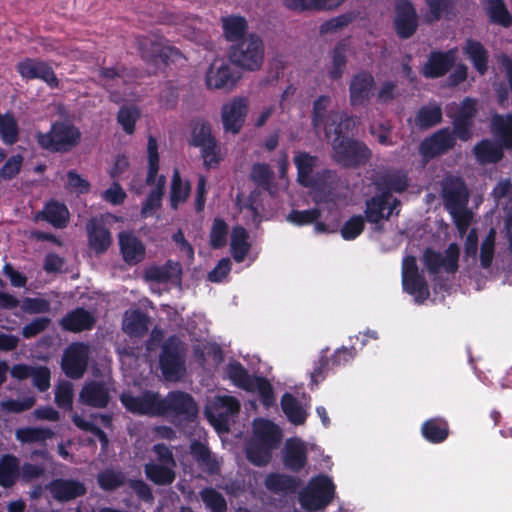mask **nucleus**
Returning a JSON list of instances; mask_svg holds the SVG:
<instances>
[{
    "label": "nucleus",
    "instance_id": "obj_1",
    "mask_svg": "<svg viewBox=\"0 0 512 512\" xmlns=\"http://www.w3.org/2000/svg\"><path fill=\"white\" fill-rule=\"evenodd\" d=\"M121 402L132 413L168 416L176 425L182 420H192L198 411L193 398L179 391L170 392L164 399L154 392H145L137 397L124 393Z\"/></svg>",
    "mask_w": 512,
    "mask_h": 512
},
{
    "label": "nucleus",
    "instance_id": "obj_2",
    "mask_svg": "<svg viewBox=\"0 0 512 512\" xmlns=\"http://www.w3.org/2000/svg\"><path fill=\"white\" fill-rule=\"evenodd\" d=\"M294 163L298 171V181L310 188V194L316 205L334 203L336 174L330 170L315 171L318 167V158L306 152L296 153Z\"/></svg>",
    "mask_w": 512,
    "mask_h": 512
},
{
    "label": "nucleus",
    "instance_id": "obj_3",
    "mask_svg": "<svg viewBox=\"0 0 512 512\" xmlns=\"http://www.w3.org/2000/svg\"><path fill=\"white\" fill-rule=\"evenodd\" d=\"M280 440L281 430L277 425L266 419H256L253 423V436L246 450L247 458L257 466L266 465Z\"/></svg>",
    "mask_w": 512,
    "mask_h": 512
},
{
    "label": "nucleus",
    "instance_id": "obj_4",
    "mask_svg": "<svg viewBox=\"0 0 512 512\" xmlns=\"http://www.w3.org/2000/svg\"><path fill=\"white\" fill-rule=\"evenodd\" d=\"M333 150V158L339 164L351 167L364 164L371 156L368 147L358 141L350 140L343 135V129H335L331 139H327Z\"/></svg>",
    "mask_w": 512,
    "mask_h": 512
},
{
    "label": "nucleus",
    "instance_id": "obj_5",
    "mask_svg": "<svg viewBox=\"0 0 512 512\" xmlns=\"http://www.w3.org/2000/svg\"><path fill=\"white\" fill-rule=\"evenodd\" d=\"M331 100L327 96H320L313 106V125L317 133L324 131L326 139H331V134L335 129L349 130L357 124V119L345 117L343 114L335 111H329Z\"/></svg>",
    "mask_w": 512,
    "mask_h": 512
},
{
    "label": "nucleus",
    "instance_id": "obj_6",
    "mask_svg": "<svg viewBox=\"0 0 512 512\" xmlns=\"http://www.w3.org/2000/svg\"><path fill=\"white\" fill-rule=\"evenodd\" d=\"M335 496V485L326 475L313 477L299 494L301 506L308 511L326 507Z\"/></svg>",
    "mask_w": 512,
    "mask_h": 512
},
{
    "label": "nucleus",
    "instance_id": "obj_7",
    "mask_svg": "<svg viewBox=\"0 0 512 512\" xmlns=\"http://www.w3.org/2000/svg\"><path fill=\"white\" fill-rule=\"evenodd\" d=\"M147 153H148V175H147V183L150 185H155V188L150 193L147 198L145 204L142 207V215L147 217L153 213V211L160 205V200L162 196V190L165 185V178L163 176H158L159 169V155H158V147L157 141L152 136L148 138L147 144Z\"/></svg>",
    "mask_w": 512,
    "mask_h": 512
},
{
    "label": "nucleus",
    "instance_id": "obj_8",
    "mask_svg": "<svg viewBox=\"0 0 512 512\" xmlns=\"http://www.w3.org/2000/svg\"><path fill=\"white\" fill-rule=\"evenodd\" d=\"M264 57L262 40L253 34L243 38L232 46L230 52L231 61L237 66L254 71L260 68Z\"/></svg>",
    "mask_w": 512,
    "mask_h": 512
},
{
    "label": "nucleus",
    "instance_id": "obj_9",
    "mask_svg": "<svg viewBox=\"0 0 512 512\" xmlns=\"http://www.w3.org/2000/svg\"><path fill=\"white\" fill-rule=\"evenodd\" d=\"M153 451L157 455V462L152 461L145 465L146 477L157 485L171 484L175 479L176 466L171 450L163 444H157Z\"/></svg>",
    "mask_w": 512,
    "mask_h": 512
},
{
    "label": "nucleus",
    "instance_id": "obj_10",
    "mask_svg": "<svg viewBox=\"0 0 512 512\" xmlns=\"http://www.w3.org/2000/svg\"><path fill=\"white\" fill-rule=\"evenodd\" d=\"M80 139L79 131L68 124L56 123L47 133H39V145L47 150L65 152L74 147Z\"/></svg>",
    "mask_w": 512,
    "mask_h": 512
},
{
    "label": "nucleus",
    "instance_id": "obj_11",
    "mask_svg": "<svg viewBox=\"0 0 512 512\" xmlns=\"http://www.w3.org/2000/svg\"><path fill=\"white\" fill-rule=\"evenodd\" d=\"M240 403L232 396H216L205 408L210 423L219 432L228 431L229 423L237 415Z\"/></svg>",
    "mask_w": 512,
    "mask_h": 512
},
{
    "label": "nucleus",
    "instance_id": "obj_12",
    "mask_svg": "<svg viewBox=\"0 0 512 512\" xmlns=\"http://www.w3.org/2000/svg\"><path fill=\"white\" fill-rule=\"evenodd\" d=\"M191 145L199 147L207 168L215 167L222 160V153L212 136L210 126L205 122H197L192 130Z\"/></svg>",
    "mask_w": 512,
    "mask_h": 512
},
{
    "label": "nucleus",
    "instance_id": "obj_13",
    "mask_svg": "<svg viewBox=\"0 0 512 512\" xmlns=\"http://www.w3.org/2000/svg\"><path fill=\"white\" fill-rule=\"evenodd\" d=\"M459 247L457 244H450L443 252H436L427 249L423 255V263L431 275H438L442 272L454 274L458 269Z\"/></svg>",
    "mask_w": 512,
    "mask_h": 512
},
{
    "label": "nucleus",
    "instance_id": "obj_14",
    "mask_svg": "<svg viewBox=\"0 0 512 512\" xmlns=\"http://www.w3.org/2000/svg\"><path fill=\"white\" fill-rule=\"evenodd\" d=\"M477 101L466 98L459 106L456 103L447 106V115L453 118L454 134L461 140L471 138L472 119L477 112Z\"/></svg>",
    "mask_w": 512,
    "mask_h": 512
},
{
    "label": "nucleus",
    "instance_id": "obj_15",
    "mask_svg": "<svg viewBox=\"0 0 512 512\" xmlns=\"http://www.w3.org/2000/svg\"><path fill=\"white\" fill-rule=\"evenodd\" d=\"M160 366L165 379L168 381H176L183 376L185 367L181 342L178 338L172 337L163 345Z\"/></svg>",
    "mask_w": 512,
    "mask_h": 512
},
{
    "label": "nucleus",
    "instance_id": "obj_16",
    "mask_svg": "<svg viewBox=\"0 0 512 512\" xmlns=\"http://www.w3.org/2000/svg\"><path fill=\"white\" fill-rule=\"evenodd\" d=\"M441 187L443 204L449 214L468 209L469 192L460 178L448 176L442 181Z\"/></svg>",
    "mask_w": 512,
    "mask_h": 512
},
{
    "label": "nucleus",
    "instance_id": "obj_17",
    "mask_svg": "<svg viewBox=\"0 0 512 512\" xmlns=\"http://www.w3.org/2000/svg\"><path fill=\"white\" fill-rule=\"evenodd\" d=\"M138 50L143 60L151 66L150 73H155L159 65L176 51L157 36H147L137 39Z\"/></svg>",
    "mask_w": 512,
    "mask_h": 512
},
{
    "label": "nucleus",
    "instance_id": "obj_18",
    "mask_svg": "<svg viewBox=\"0 0 512 512\" xmlns=\"http://www.w3.org/2000/svg\"><path fill=\"white\" fill-rule=\"evenodd\" d=\"M402 283L404 290L413 295L417 303L429 297V290L424 277L419 273L416 259L406 256L402 263Z\"/></svg>",
    "mask_w": 512,
    "mask_h": 512
},
{
    "label": "nucleus",
    "instance_id": "obj_19",
    "mask_svg": "<svg viewBox=\"0 0 512 512\" xmlns=\"http://www.w3.org/2000/svg\"><path fill=\"white\" fill-rule=\"evenodd\" d=\"M89 347L83 343H73L64 352L62 357V369L64 373L73 379L83 376L88 365Z\"/></svg>",
    "mask_w": 512,
    "mask_h": 512
},
{
    "label": "nucleus",
    "instance_id": "obj_20",
    "mask_svg": "<svg viewBox=\"0 0 512 512\" xmlns=\"http://www.w3.org/2000/svg\"><path fill=\"white\" fill-rule=\"evenodd\" d=\"M17 71L23 79H40L51 88L58 87V79L52 67L45 61L26 58L17 64Z\"/></svg>",
    "mask_w": 512,
    "mask_h": 512
},
{
    "label": "nucleus",
    "instance_id": "obj_21",
    "mask_svg": "<svg viewBox=\"0 0 512 512\" xmlns=\"http://www.w3.org/2000/svg\"><path fill=\"white\" fill-rule=\"evenodd\" d=\"M400 205V202L387 195H377L366 203L365 215L370 223L378 224L384 219H388L394 210Z\"/></svg>",
    "mask_w": 512,
    "mask_h": 512
},
{
    "label": "nucleus",
    "instance_id": "obj_22",
    "mask_svg": "<svg viewBox=\"0 0 512 512\" xmlns=\"http://www.w3.org/2000/svg\"><path fill=\"white\" fill-rule=\"evenodd\" d=\"M239 76L229 64L215 61L206 74V84L209 88L231 90Z\"/></svg>",
    "mask_w": 512,
    "mask_h": 512
},
{
    "label": "nucleus",
    "instance_id": "obj_23",
    "mask_svg": "<svg viewBox=\"0 0 512 512\" xmlns=\"http://www.w3.org/2000/svg\"><path fill=\"white\" fill-rule=\"evenodd\" d=\"M410 180L403 170L391 169L379 174L375 185L382 195L391 196V193H402L409 186Z\"/></svg>",
    "mask_w": 512,
    "mask_h": 512
},
{
    "label": "nucleus",
    "instance_id": "obj_24",
    "mask_svg": "<svg viewBox=\"0 0 512 512\" xmlns=\"http://www.w3.org/2000/svg\"><path fill=\"white\" fill-rule=\"evenodd\" d=\"M247 113V102L244 98H234L222 108V122L226 131L236 134L240 131Z\"/></svg>",
    "mask_w": 512,
    "mask_h": 512
},
{
    "label": "nucleus",
    "instance_id": "obj_25",
    "mask_svg": "<svg viewBox=\"0 0 512 512\" xmlns=\"http://www.w3.org/2000/svg\"><path fill=\"white\" fill-rule=\"evenodd\" d=\"M395 27L402 38L410 37L416 30L417 14L408 0H398L396 3Z\"/></svg>",
    "mask_w": 512,
    "mask_h": 512
},
{
    "label": "nucleus",
    "instance_id": "obj_26",
    "mask_svg": "<svg viewBox=\"0 0 512 512\" xmlns=\"http://www.w3.org/2000/svg\"><path fill=\"white\" fill-rule=\"evenodd\" d=\"M48 490L60 502L73 500L86 493L84 483L71 479H55L48 485Z\"/></svg>",
    "mask_w": 512,
    "mask_h": 512
},
{
    "label": "nucleus",
    "instance_id": "obj_27",
    "mask_svg": "<svg viewBox=\"0 0 512 512\" xmlns=\"http://www.w3.org/2000/svg\"><path fill=\"white\" fill-rule=\"evenodd\" d=\"M182 268L178 262L167 261L164 265H152L145 269L144 279L147 282L179 283Z\"/></svg>",
    "mask_w": 512,
    "mask_h": 512
},
{
    "label": "nucleus",
    "instance_id": "obj_28",
    "mask_svg": "<svg viewBox=\"0 0 512 512\" xmlns=\"http://www.w3.org/2000/svg\"><path fill=\"white\" fill-rule=\"evenodd\" d=\"M308 445L299 438L286 441L283 461L284 465L295 472L300 471L307 461Z\"/></svg>",
    "mask_w": 512,
    "mask_h": 512
},
{
    "label": "nucleus",
    "instance_id": "obj_29",
    "mask_svg": "<svg viewBox=\"0 0 512 512\" xmlns=\"http://www.w3.org/2000/svg\"><path fill=\"white\" fill-rule=\"evenodd\" d=\"M454 145V136L448 129H442L425 139L420 145V153L425 158H432L446 152Z\"/></svg>",
    "mask_w": 512,
    "mask_h": 512
},
{
    "label": "nucleus",
    "instance_id": "obj_30",
    "mask_svg": "<svg viewBox=\"0 0 512 512\" xmlns=\"http://www.w3.org/2000/svg\"><path fill=\"white\" fill-rule=\"evenodd\" d=\"M457 58V49H450L447 52H434L423 67V74L426 77H440L444 75L454 64Z\"/></svg>",
    "mask_w": 512,
    "mask_h": 512
},
{
    "label": "nucleus",
    "instance_id": "obj_31",
    "mask_svg": "<svg viewBox=\"0 0 512 512\" xmlns=\"http://www.w3.org/2000/svg\"><path fill=\"white\" fill-rule=\"evenodd\" d=\"M79 399L92 407H105L109 401V388L103 382L91 381L82 388Z\"/></svg>",
    "mask_w": 512,
    "mask_h": 512
},
{
    "label": "nucleus",
    "instance_id": "obj_32",
    "mask_svg": "<svg viewBox=\"0 0 512 512\" xmlns=\"http://www.w3.org/2000/svg\"><path fill=\"white\" fill-rule=\"evenodd\" d=\"M119 244L125 262L137 264L145 257V246L131 233L119 234Z\"/></svg>",
    "mask_w": 512,
    "mask_h": 512
},
{
    "label": "nucleus",
    "instance_id": "obj_33",
    "mask_svg": "<svg viewBox=\"0 0 512 512\" xmlns=\"http://www.w3.org/2000/svg\"><path fill=\"white\" fill-rule=\"evenodd\" d=\"M373 85L374 80L370 74H357L350 83L351 104L353 106L364 105L371 95Z\"/></svg>",
    "mask_w": 512,
    "mask_h": 512
},
{
    "label": "nucleus",
    "instance_id": "obj_34",
    "mask_svg": "<svg viewBox=\"0 0 512 512\" xmlns=\"http://www.w3.org/2000/svg\"><path fill=\"white\" fill-rule=\"evenodd\" d=\"M94 324L95 317L93 313L82 308L71 311L61 320L62 328L71 332L90 330Z\"/></svg>",
    "mask_w": 512,
    "mask_h": 512
},
{
    "label": "nucleus",
    "instance_id": "obj_35",
    "mask_svg": "<svg viewBox=\"0 0 512 512\" xmlns=\"http://www.w3.org/2000/svg\"><path fill=\"white\" fill-rule=\"evenodd\" d=\"M90 247L97 253H103L111 244L109 231L97 219H91L87 224Z\"/></svg>",
    "mask_w": 512,
    "mask_h": 512
},
{
    "label": "nucleus",
    "instance_id": "obj_36",
    "mask_svg": "<svg viewBox=\"0 0 512 512\" xmlns=\"http://www.w3.org/2000/svg\"><path fill=\"white\" fill-rule=\"evenodd\" d=\"M463 51L477 72L481 75L485 74L488 69V52L484 46L476 40L469 39L466 41Z\"/></svg>",
    "mask_w": 512,
    "mask_h": 512
},
{
    "label": "nucleus",
    "instance_id": "obj_37",
    "mask_svg": "<svg viewBox=\"0 0 512 512\" xmlns=\"http://www.w3.org/2000/svg\"><path fill=\"white\" fill-rule=\"evenodd\" d=\"M102 84L111 93V99L115 102L125 100L126 90L118 89L121 85H126L123 75H120L113 68L103 69L100 72Z\"/></svg>",
    "mask_w": 512,
    "mask_h": 512
},
{
    "label": "nucleus",
    "instance_id": "obj_38",
    "mask_svg": "<svg viewBox=\"0 0 512 512\" xmlns=\"http://www.w3.org/2000/svg\"><path fill=\"white\" fill-rule=\"evenodd\" d=\"M123 330L130 336H141L148 330V318L139 310L127 311L123 318Z\"/></svg>",
    "mask_w": 512,
    "mask_h": 512
},
{
    "label": "nucleus",
    "instance_id": "obj_39",
    "mask_svg": "<svg viewBox=\"0 0 512 512\" xmlns=\"http://www.w3.org/2000/svg\"><path fill=\"white\" fill-rule=\"evenodd\" d=\"M491 130L504 147L512 148V116L496 115L492 119Z\"/></svg>",
    "mask_w": 512,
    "mask_h": 512
},
{
    "label": "nucleus",
    "instance_id": "obj_40",
    "mask_svg": "<svg viewBox=\"0 0 512 512\" xmlns=\"http://www.w3.org/2000/svg\"><path fill=\"white\" fill-rule=\"evenodd\" d=\"M249 234L241 226H235L231 233V252L236 262H242L246 257L250 244L248 242Z\"/></svg>",
    "mask_w": 512,
    "mask_h": 512
},
{
    "label": "nucleus",
    "instance_id": "obj_41",
    "mask_svg": "<svg viewBox=\"0 0 512 512\" xmlns=\"http://www.w3.org/2000/svg\"><path fill=\"white\" fill-rule=\"evenodd\" d=\"M73 422L80 429L91 432L94 435H96L98 437V439L100 440V442L102 443L103 447L107 446V444H108L107 435L101 429H99L96 424L98 422H100L104 426H109L110 418L108 416H105V415L94 416L93 421H89V420L83 419L79 415H74Z\"/></svg>",
    "mask_w": 512,
    "mask_h": 512
},
{
    "label": "nucleus",
    "instance_id": "obj_42",
    "mask_svg": "<svg viewBox=\"0 0 512 512\" xmlns=\"http://www.w3.org/2000/svg\"><path fill=\"white\" fill-rule=\"evenodd\" d=\"M474 154L481 164L496 163L503 157L502 148L490 140H483L474 147Z\"/></svg>",
    "mask_w": 512,
    "mask_h": 512
},
{
    "label": "nucleus",
    "instance_id": "obj_43",
    "mask_svg": "<svg viewBox=\"0 0 512 512\" xmlns=\"http://www.w3.org/2000/svg\"><path fill=\"white\" fill-rule=\"evenodd\" d=\"M282 410L288 420L295 425L303 424L307 417V409L291 394H284L281 400Z\"/></svg>",
    "mask_w": 512,
    "mask_h": 512
},
{
    "label": "nucleus",
    "instance_id": "obj_44",
    "mask_svg": "<svg viewBox=\"0 0 512 512\" xmlns=\"http://www.w3.org/2000/svg\"><path fill=\"white\" fill-rule=\"evenodd\" d=\"M41 214L46 221L56 228L65 227L69 219L67 207L54 201L48 203Z\"/></svg>",
    "mask_w": 512,
    "mask_h": 512
},
{
    "label": "nucleus",
    "instance_id": "obj_45",
    "mask_svg": "<svg viewBox=\"0 0 512 512\" xmlns=\"http://www.w3.org/2000/svg\"><path fill=\"white\" fill-rule=\"evenodd\" d=\"M19 475V461L13 455H4L0 459V485L12 486Z\"/></svg>",
    "mask_w": 512,
    "mask_h": 512
},
{
    "label": "nucleus",
    "instance_id": "obj_46",
    "mask_svg": "<svg viewBox=\"0 0 512 512\" xmlns=\"http://www.w3.org/2000/svg\"><path fill=\"white\" fill-rule=\"evenodd\" d=\"M422 435L430 442L439 443L448 436L447 422L441 418H434L426 421L422 425Z\"/></svg>",
    "mask_w": 512,
    "mask_h": 512
},
{
    "label": "nucleus",
    "instance_id": "obj_47",
    "mask_svg": "<svg viewBox=\"0 0 512 512\" xmlns=\"http://www.w3.org/2000/svg\"><path fill=\"white\" fill-rule=\"evenodd\" d=\"M317 206L318 208L310 210H294L287 216V220L297 225H305L314 222L321 216L322 206H325L329 211H332L336 207V194H334V203H323Z\"/></svg>",
    "mask_w": 512,
    "mask_h": 512
},
{
    "label": "nucleus",
    "instance_id": "obj_48",
    "mask_svg": "<svg viewBox=\"0 0 512 512\" xmlns=\"http://www.w3.org/2000/svg\"><path fill=\"white\" fill-rule=\"evenodd\" d=\"M191 454L198 464L207 472L215 473L219 469L218 461L211 455L210 451L204 444L200 442H193L191 444Z\"/></svg>",
    "mask_w": 512,
    "mask_h": 512
},
{
    "label": "nucleus",
    "instance_id": "obj_49",
    "mask_svg": "<svg viewBox=\"0 0 512 512\" xmlns=\"http://www.w3.org/2000/svg\"><path fill=\"white\" fill-rule=\"evenodd\" d=\"M52 436V430L43 427H24L15 432L16 439L21 443H42Z\"/></svg>",
    "mask_w": 512,
    "mask_h": 512
},
{
    "label": "nucleus",
    "instance_id": "obj_50",
    "mask_svg": "<svg viewBox=\"0 0 512 512\" xmlns=\"http://www.w3.org/2000/svg\"><path fill=\"white\" fill-rule=\"evenodd\" d=\"M224 35L229 41L239 40L247 29V22L241 16H227L222 18Z\"/></svg>",
    "mask_w": 512,
    "mask_h": 512
},
{
    "label": "nucleus",
    "instance_id": "obj_51",
    "mask_svg": "<svg viewBox=\"0 0 512 512\" xmlns=\"http://www.w3.org/2000/svg\"><path fill=\"white\" fill-rule=\"evenodd\" d=\"M227 376L236 386L247 391L251 390L254 380L257 378L250 376L239 363H230L228 365Z\"/></svg>",
    "mask_w": 512,
    "mask_h": 512
},
{
    "label": "nucleus",
    "instance_id": "obj_52",
    "mask_svg": "<svg viewBox=\"0 0 512 512\" xmlns=\"http://www.w3.org/2000/svg\"><path fill=\"white\" fill-rule=\"evenodd\" d=\"M496 248V231L491 228L480 244V264L482 268H489L493 262Z\"/></svg>",
    "mask_w": 512,
    "mask_h": 512
},
{
    "label": "nucleus",
    "instance_id": "obj_53",
    "mask_svg": "<svg viewBox=\"0 0 512 512\" xmlns=\"http://www.w3.org/2000/svg\"><path fill=\"white\" fill-rule=\"evenodd\" d=\"M342 2L343 0H284L288 8L301 11L307 9H333Z\"/></svg>",
    "mask_w": 512,
    "mask_h": 512
},
{
    "label": "nucleus",
    "instance_id": "obj_54",
    "mask_svg": "<svg viewBox=\"0 0 512 512\" xmlns=\"http://www.w3.org/2000/svg\"><path fill=\"white\" fill-rule=\"evenodd\" d=\"M442 119V110L438 105L422 107L416 116L415 123L420 128H430L438 124Z\"/></svg>",
    "mask_w": 512,
    "mask_h": 512
},
{
    "label": "nucleus",
    "instance_id": "obj_55",
    "mask_svg": "<svg viewBox=\"0 0 512 512\" xmlns=\"http://www.w3.org/2000/svg\"><path fill=\"white\" fill-rule=\"evenodd\" d=\"M265 486L275 493H288L295 490L296 480L286 475L271 474L266 478Z\"/></svg>",
    "mask_w": 512,
    "mask_h": 512
},
{
    "label": "nucleus",
    "instance_id": "obj_56",
    "mask_svg": "<svg viewBox=\"0 0 512 512\" xmlns=\"http://www.w3.org/2000/svg\"><path fill=\"white\" fill-rule=\"evenodd\" d=\"M487 12L495 23L508 27L512 23V17L502 0H488Z\"/></svg>",
    "mask_w": 512,
    "mask_h": 512
},
{
    "label": "nucleus",
    "instance_id": "obj_57",
    "mask_svg": "<svg viewBox=\"0 0 512 512\" xmlns=\"http://www.w3.org/2000/svg\"><path fill=\"white\" fill-rule=\"evenodd\" d=\"M202 501L210 512H226L227 504L225 498L212 488H205L200 492Z\"/></svg>",
    "mask_w": 512,
    "mask_h": 512
},
{
    "label": "nucleus",
    "instance_id": "obj_58",
    "mask_svg": "<svg viewBox=\"0 0 512 512\" xmlns=\"http://www.w3.org/2000/svg\"><path fill=\"white\" fill-rule=\"evenodd\" d=\"M125 475L121 471L106 469L98 477L99 486L106 491L115 490L125 483Z\"/></svg>",
    "mask_w": 512,
    "mask_h": 512
},
{
    "label": "nucleus",
    "instance_id": "obj_59",
    "mask_svg": "<svg viewBox=\"0 0 512 512\" xmlns=\"http://www.w3.org/2000/svg\"><path fill=\"white\" fill-rule=\"evenodd\" d=\"M0 135L4 143L14 144L18 139V126L10 114H0Z\"/></svg>",
    "mask_w": 512,
    "mask_h": 512
},
{
    "label": "nucleus",
    "instance_id": "obj_60",
    "mask_svg": "<svg viewBox=\"0 0 512 512\" xmlns=\"http://www.w3.org/2000/svg\"><path fill=\"white\" fill-rule=\"evenodd\" d=\"M190 185L188 182H183L180 178L179 172L174 171L172 186H171V203L174 208L181 202H184L189 195Z\"/></svg>",
    "mask_w": 512,
    "mask_h": 512
},
{
    "label": "nucleus",
    "instance_id": "obj_61",
    "mask_svg": "<svg viewBox=\"0 0 512 512\" xmlns=\"http://www.w3.org/2000/svg\"><path fill=\"white\" fill-rule=\"evenodd\" d=\"M250 177L259 187L269 190L273 172L267 164L258 163L253 165Z\"/></svg>",
    "mask_w": 512,
    "mask_h": 512
},
{
    "label": "nucleus",
    "instance_id": "obj_62",
    "mask_svg": "<svg viewBox=\"0 0 512 512\" xmlns=\"http://www.w3.org/2000/svg\"><path fill=\"white\" fill-rule=\"evenodd\" d=\"M228 234L227 224L220 218L213 221L210 231V243L214 248H220L226 244Z\"/></svg>",
    "mask_w": 512,
    "mask_h": 512
},
{
    "label": "nucleus",
    "instance_id": "obj_63",
    "mask_svg": "<svg viewBox=\"0 0 512 512\" xmlns=\"http://www.w3.org/2000/svg\"><path fill=\"white\" fill-rule=\"evenodd\" d=\"M347 51V44L345 42H340L336 45L333 51L332 62L333 67L330 70V76L333 79H337L341 77L343 73V69L345 67V53Z\"/></svg>",
    "mask_w": 512,
    "mask_h": 512
},
{
    "label": "nucleus",
    "instance_id": "obj_64",
    "mask_svg": "<svg viewBox=\"0 0 512 512\" xmlns=\"http://www.w3.org/2000/svg\"><path fill=\"white\" fill-rule=\"evenodd\" d=\"M364 229V219L361 216H353L345 222L341 228V235L345 240H353Z\"/></svg>",
    "mask_w": 512,
    "mask_h": 512
}]
</instances>
